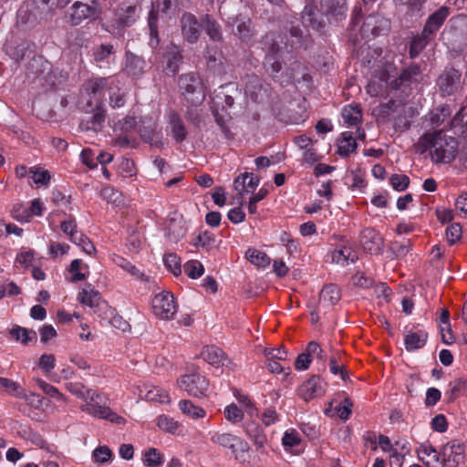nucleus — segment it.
<instances>
[{
    "label": "nucleus",
    "mask_w": 467,
    "mask_h": 467,
    "mask_svg": "<svg viewBox=\"0 0 467 467\" xmlns=\"http://www.w3.org/2000/svg\"><path fill=\"white\" fill-rule=\"evenodd\" d=\"M65 388L67 391H69L72 395L76 396L78 399L84 400L88 394L92 390V389L86 388L80 382H67L65 385Z\"/></svg>",
    "instance_id": "774afa93"
},
{
    "label": "nucleus",
    "mask_w": 467,
    "mask_h": 467,
    "mask_svg": "<svg viewBox=\"0 0 467 467\" xmlns=\"http://www.w3.org/2000/svg\"><path fill=\"white\" fill-rule=\"evenodd\" d=\"M394 66L386 64L377 75L373 76L366 87L367 93L371 97H383L388 95L392 88L394 78Z\"/></svg>",
    "instance_id": "0eeeda50"
},
{
    "label": "nucleus",
    "mask_w": 467,
    "mask_h": 467,
    "mask_svg": "<svg viewBox=\"0 0 467 467\" xmlns=\"http://www.w3.org/2000/svg\"><path fill=\"white\" fill-rule=\"evenodd\" d=\"M202 358L214 367L223 366L226 361L224 352L218 347L207 346L201 353Z\"/></svg>",
    "instance_id": "f704fd0d"
},
{
    "label": "nucleus",
    "mask_w": 467,
    "mask_h": 467,
    "mask_svg": "<svg viewBox=\"0 0 467 467\" xmlns=\"http://www.w3.org/2000/svg\"><path fill=\"white\" fill-rule=\"evenodd\" d=\"M44 210V203L40 199H34L31 202L29 211L24 209L22 205L16 206L14 208V217L18 221L26 222L31 215L41 216Z\"/></svg>",
    "instance_id": "c756f323"
},
{
    "label": "nucleus",
    "mask_w": 467,
    "mask_h": 467,
    "mask_svg": "<svg viewBox=\"0 0 467 467\" xmlns=\"http://www.w3.org/2000/svg\"><path fill=\"white\" fill-rule=\"evenodd\" d=\"M36 383L47 395L50 396L51 398L63 402L67 401L66 396L61 393L57 388L48 384L41 379H36Z\"/></svg>",
    "instance_id": "5fc2aeb1"
},
{
    "label": "nucleus",
    "mask_w": 467,
    "mask_h": 467,
    "mask_svg": "<svg viewBox=\"0 0 467 467\" xmlns=\"http://www.w3.org/2000/svg\"><path fill=\"white\" fill-rule=\"evenodd\" d=\"M181 26L182 36L189 43H194L198 40L201 32V25L195 16L190 13L183 14Z\"/></svg>",
    "instance_id": "aec40b11"
},
{
    "label": "nucleus",
    "mask_w": 467,
    "mask_h": 467,
    "mask_svg": "<svg viewBox=\"0 0 467 467\" xmlns=\"http://www.w3.org/2000/svg\"><path fill=\"white\" fill-rule=\"evenodd\" d=\"M10 335L16 340L26 344L36 337V332L25 327H15L10 330Z\"/></svg>",
    "instance_id": "13d9d810"
},
{
    "label": "nucleus",
    "mask_w": 467,
    "mask_h": 467,
    "mask_svg": "<svg viewBox=\"0 0 467 467\" xmlns=\"http://www.w3.org/2000/svg\"><path fill=\"white\" fill-rule=\"evenodd\" d=\"M178 407L182 413L192 420L202 419L206 416V411L203 408L195 405L190 400H182L178 403Z\"/></svg>",
    "instance_id": "e433bc0d"
},
{
    "label": "nucleus",
    "mask_w": 467,
    "mask_h": 467,
    "mask_svg": "<svg viewBox=\"0 0 467 467\" xmlns=\"http://www.w3.org/2000/svg\"><path fill=\"white\" fill-rule=\"evenodd\" d=\"M192 244L196 248L210 250L216 246V239L213 233L204 231L192 238Z\"/></svg>",
    "instance_id": "ea45409f"
},
{
    "label": "nucleus",
    "mask_w": 467,
    "mask_h": 467,
    "mask_svg": "<svg viewBox=\"0 0 467 467\" xmlns=\"http://www.w3.org/2000/svg\"><path fill=\"white\" fill-rule=\"evenodd\" d=\"M394 78L392 79V88L394 89H399L403 85H411L416 84L421 81L422 75L421 69L419 65L413 64L409 67L405 68L399 78H397L396 68L394 67Z\"/></svg>",
    "instance_id": "f3484780"
},
{
    "label": "nucleus",
    "mask_w": 467,
    "mask_h": 467,
    "mask_svg": "<svg viewBox=\"0 0 467 467\" xmlns=\"http://www.w3.org/2000/svg\"><path fill=\"white\" fill-rule=\"evenodd\" d=\"M234 24H236V32L234 34L238 35L243 40L249 39L251 36V21L249 19L243 20L236 17L233 26H234Z\"/></svg>",
    "instance_id": "338daca9"
},
{
    "label": "nucleus",
    "mask_w": 467,
    "mask_h": 467,
    "mask_svg": "<svg viewBox=\"0 0 467 467\" xmlns=\"http://www.w3.org/2000/svg\"><path fill=\"white\" fill-rule=\"evenodd\" d=\"M187 234V227L182 216L171 218L167 223V236L171 242L177 243Z\"/></svg>",
    "instance_id": "7c9ffc66"
},
{
    "label": "nucleus",
    "mask_w": 467,
    "mask_h": 467,
    "mask_svg": "<svg viewBox=\"0 0 467 467\" xmlns=\"http://www.w3.org/2000/svg\"><path fill=\"white\" fill-rule=\"evenodd\" d=\"M177 0H159L151 3V9L149 13L148 26L150 29L149 45L154 48L159 45L158 20L159 16H168L176 9Z\"/></svg>",
    "instance_id": "423d86ee"
},
{
    "label": "nucleus",
    "mask_w": 467,
    "mask_h": 467,
    "mask_svg": "<svg viewBox=\"0 0 467 467\" xmlns=\"http://www.w3.org/2000/svg\"><path fill=\"white\" fill-rule=\"evenodd\" d=\"M99 293L95 290L91 285H85L78 293V300L81 304L89 307H94L99 301Z\"/></svg>",
    "instance_id": "79ce46f5"
},
{
    "label": "nucleus",
    "mask_w": 467,
    "mask_h": 467,
    "mask_svg": "<svg viewBox=\"0 0 467 467\" xmlns=\"http://www.w3.org/2000/svg\"><path fill=\"white\" fill-rule=\"evenodd\" d=\"M140 11L137 4L125 2L114 10V16L119 26H130L139 18Z\"/></svg>",
    "instance_id": "4468645a"
},
{
    "label": "nucleus",
    "mask_w": 467,
    "mask_h": 467,
    "mask_svg": "<svg viewBox=\"0 0 467 467\" xmlns=\"http://www.w3.org/2000/svg\"><path fill=\"white\" fill-rule=\"evenodd\" d=\"M244 432L252 441L256 450L264 452L265 446L267 443V437L264 430L258 424L251 422L245 425Z\"/></svg>",
    "instance_id": "393cba45"
},
{
    "label": "nucleus",
    "mask_w": 467,
    "mask_h": 467,
    "mask_svg": "<svg viewBox=\"0 0 467 467\" xmlns=\"http://www.w3.org/2000/svg\"><path fill=\"white\" fill-rule=\"evenodd\" d=\"M450 15V9L447 6H441L432 13L427 19L423 31L424 36H432L443 25Z\"/></svg>",
    "instance_id": "412c9836"
},
{
    "label": "nucleus",
    "mask_w": 467,
    "mask_h": 467,
    "mask_svg": "<svg viewBox=\"0 0 467 467\" xmlns=\"http://www.w3.org/2000/svg\"><path fill=\"white\" fill-rule=\"evenodd\" d=\"M204 28L212 40L220 41L222 39L221 27L219 24L210 16H205Z\"/></svg>",
    "instance_id": "864d4df0"
},
{
    "label": "nucleus",
    "mask_w": 467,
    "mask_h": 467,
    "mask_svg": "<svg viewBox=\"0 0 467 467\" xmlns=\"http://www.w3.org/2000/svg\"><path fill=\"white\" fill-rule=\"evenodd\" d=\"M416 452L427 467H443L441 451H437L430 441L420 443Z\"/></svg>",
    "instance_id": "f8f14e48"
},
{
    "label": "nucleus",
    "mask_w": 467,
    "mask_h": 467,
    "mask_svg": "<svg viewBox=\"0 0 467 467\" xmlns=\"http://www.w3.org/2000/svg\"><path fill=\"white\" fill-rule=\"evenodd\" d=\"M88 268L84 265L80 259H74L69 266V272L71 273L70 280L74 283L83 281L87 278V275L82 272L83 268Z\"/></svg>",
    "instance_id": "680f3d73"
},
{
    "label": "nucleus",
    "mask_w": 467,
    "mask_h": 467,
    "mask_svg": "<svg viewBox=\"0 0 467 467\" xmlns=\"http://www.w3.org/2000/svg\"><path fill=\"white\" fill-rule=\"evenodd\" d=\"M112 53V45H101L94 51V60L99 67H104L103 63L109 62V57Z\"/></svg>",
    "instance_id": "bf43d9fd"
},
{
    "label": "nucleus",
    "mask_w": 467,
    "mask_h": 467,
    "mask_svg": "<svg viewBox=\"0 0 467 467\" xmlns=\"http://www.w3.org/2000/svg\"><path fill=\"white\" fill-rule=\"evenodd\" d=\"M330 259L332 263L347 265L349 263H354L357 260V255L350 247L340 245L330 253Z\"/></svg>",
    "instance_id": "72a5a7b5"
},
{
    "label": "nucleus",
    "mask_w": 467,
    "mask_h": 467,
    "mask_svg": "<svg viewBox=\"0 0 467 467\" xmlns=\"http://www.w3.org/2000/svg\"><path fill=\"white\" fill-rule=\"evenodd\" d=\"M184 272L190 278L196 279L202 275L204 268L201 262L190 260L184 265Z\"/></svg>",
    "instance_id": "69168bd1"
},
{
    "label": "nucleus",
    "mask_w": 467,
    "mask_h": 467,
    "mask_svg": "<svg viewBox=\"0 0 467 467\" xmlns=\"http://www.w3.org/2000/svg\"><path fill=\"white\" fill-rule=\"evenodd\" d=\"M157 426L169 433H175L179 428V423L173 418L167 415H161L157 418Z\"/></svg>",
    "instance_id": "0e129e2a"
},
{
    "label": "nucleus",
    "mask_w": 467,
    "mask_h": 467,
    "mask_svg": "<svg viewBox=\"0 0 467 467\" xmlns=\"http://www.w3.org/2000/svg\"><path fill=\"white\" fill-rule=\"evenodd\" d=\"M142 462L146 467H161L164 458L155 448H150L143 452Z\"/></svg>",
    "instance_id": "de8ad7c7"
},
{
    "label": "nucleus",
    "mask_w": 467,
    "mask_h": 467,
    "mask_svg": "<svg viewBox=\"0 0 467 467\" xmlns=\"http://www.w3.org/2000/svg\"><path fill=\"white\" fill-rule=\"evenodd\" d=\"M163 264L166 269L174 275H179L182 273L181 260L177 254L172 253L165 254Z\"/></svg>",
    "instance_id": "4d7b16f0"
},
{
    "label": "nucleus",
    "mask_w": 467,
    "mask_h": 467,
    "mask_svg": "<svg viewBox=\"0 0 467 467\" xmlns=\"http://www.w3.org/2000/svg\"><path fill=\"white\" fill-rule=\"evenodd\" d=\"M359 242L363 249L371 254H379L382 250L383 240L374 229H364L360 234Z\"/></svg>",
    "instance_id": "6ab92c4d"
},
{
    "label": "nucleus",
    "mask_w": 467,
    "mask_h": 467,
    "mask_svg": "<svg viewBox=\"0 0 467 467\" xmlns=\"http://www.w3.org/2000/svg\"><path fill=\"white\" fill-rule=\"evenodd\" d=\"M340 299L339 288L334 285L329 284L325 285L319 293V299L317 307L318 309H327L335 306Z\"/></svg>",
    "instance_id": "5701e85b"
},
{
    "label": "nucleus",
    "mask_w": 467,
    "mask_h": 467,
    "mask_svg": "<svg viewBox=\"0 0 467 467\" xmlns=\"http://www.w3.org/2000/svg\"><path fill=\"white\" fill-rule=\"evenodd\" d=\"M326 386L327 383L323 379L319 376H313L300 386L298 394L302 399L308 401L324 395Z\"/></svg>",
    "instance_id": "9b49d317"
},
{
    "label": "nucleus",
    "mask_w": 467,
    "mask_h": 467,
    "mask_svg": "<svg viewBox=\"0 0 467 467\" xmlns=\"http://www.w3.org/2000/svg\"><path fill=\"white\" fill-rule=\"evenodd\" d=\"M258 185L259 179L248 172L239 175L234 182V188L240 195L254 192Z\"/></svg>",
    "instance_id": "cd10ccee"
},
{
    "label": "nucleus",
    "mask_w": 467,
    "mask_h": 467,
    "mask_svg": "<svg viewBox=\"0 0 467 467\" xmlns=\"http://www.w3.org/2000/svg\"><path fill=\"white\" fill-rule=\"evenodd\" d=\"M432 36H424V31L422 30V33L420 36H417L412 38L410 47V54L411 57H417L421 50L426 47L429 40Z\"/></svg>",
    "instance_id": "6e6d98bb"
},
{
    "label": "nucleus",
    "mask_w": 467,
    "mask_h": 467,
    "mask_svg": "<svg viewBox=\"0 0 467 467\" xmlns=\"http://www.w3.org/2000/svg\"><path fill=\"white\" fill-rule=\"evenodd\" d=\"M0 390L16 398H22L24 389L16 381L0 377Z\"/></svg>",
    "instance_id": "a18cd8bd"
},
{
    "label": "nucleus",
    "mask_w": 467,
    "mask_h": 467,
    "mask_svg": "<svg viewBox=\"0 0 467 467\" xmlns=\"http://www.w3.org/2000/svg\"><path fill=\"white\" fill-rule=\"evenodd\" d=\"M169 127L171 137L177 142H182L187 138L188 131L182 122V118L175 111H171L169 114Z\"/></svg>",
    "instance_id": "2f4dec72"
},
{
    "label": "nucleus",
    "mask_w": 467,
    "mask_h": 467,
    "mask_svg": "<svg viewBox=\"0 0 467 467\" xmlns=\"http://www.w3.org/2000/svg\"><path fill=\"white\" fill-rule=\"evenodd\" d=\"M178 88L181 95L192 106H199L205 99V88L197 73L181 75L178 78Z\"/></svg>",
    "instance_id": "20e7f679"
},
{
    "label": "nucleus",
    "mask_w": 467,
    "mask_h": 467,
    "mask_svg": "<svg viewBox=\"0 0 467 467\" xmlns=\"http://www.w3.org/2000/svg\"><path fill=\"white\" fill-rule=\"evenodd\" d=\"M111 80L112 78H94L84 83V91L88 95L91 96L89 100L90 105L93 103L92 99L96 101V105L103 103L101 101V98L103 96L104 89L109 88Z\"/></svg>",
    "instance_id": "dca6fc26"
},
{
    "label": "nucleus",
    "mask_w": 467,
    "mask_h": 467,
    "mask_svg": "<svg viewBox=\"0 0 467 467\" xmlns=\"http://www.w3.org/2000/svg\"><path fill=\"white\" fill-rule=\"evenodd\" d=\"M357 142L350 131L341 133L338 140L337 153L340 156H348L357 149Z\"/></svg>",
    "instance_id": "58836bf2"
},
{
    "label": "nucleus",
    "mask_w": 467,
    "mask_h": 467,
    "mask_svg": "<svg viewBox=\"0 0 467 467\" xmlns=\"http://www.w3.org/2000/svg\"><path fill=\"white\" fill-rule=\"evenodd\" d=\"M462 74L454 68L445 69L438 78L437 85L443 96L452 95L461 86Z\"/></svg>",
    "instance_id": "9d476101"
},
{
    "label": "nucleus",
    "mask_w": 467,
    "mask_h": 467,
    "mask_svg": "<svg viewBox=\"0 0 467 467\" xmlns=\"http://www.w3.org/2000/svg\"><path fill=\"white\" fill-rule=\"evenodd\" d=\"M389 22L379 15H370L366 17L360 33L363 38H369L379 35L383 30L388 29Z\"/></svg>",
    "instance_id": "2eb2a0df"
},
{
    "label": "nucleus",
    "mask_w": 467,
    "mask_h": 467,
    "mask_svg": "<svg viewBox=\"0 0 467 467\" xmlns=\"http://www.w3.org/2000/svg\"><path fill=\"white\" fill-rule=\"evenodd\" d=\"M417 147L420 152L428 151L434 163H451L458 154L457 140L442 130L426 132L420 137Z\"/></svg>",
    "instance_id": "f257e3e1"
},
{
    "label": "nucleus",
    "mask_w": 467,
    "mask_h": 467,
    "mask_svg": "<svg viewBox=\"0 0 467 467\" xmlns=\"http://www.w3.org/2000/svg\"><path fill=\"white\" fill-rule=\"evenodd\" d=\"M464 447L457 441H451L441 448L443 467H457L463 459Z\"/></svg>",
    "instance_id": "ddd939ff"
},
{
    "label": "nucleus",
    "mask_w": 467,
    "mask_h": 467,
    "mask_svg": "<svg viewBox=\"0 0 467 467\" xmlns=\"http://www.w3.org/2000/svg\"><path fill=\"white\" fill-rule=\"evenodd\" d=\"M140 395L141 398L150 401H158L161 403L170 402L169 393L163 389L152 385L143 386V388L140 389Z\"/></svg>",
    "instance_id": "473e14b6"
},
{
    "label": "nucleus",
    "mask_w": 467,
    "mask_h": 467,
    "mask_svg": "<svg viewBox=\"0 0 467 467\" xmlns=\"http://www.w3.org/2000/svg\"><path fill=\"white\" fill-rule=\"evenodd\" d=\"M410 451V443L406 440H399L394 443V448L389 455L390 467H402L404 458Z\"/></svg>",
    "instance_id": "c85d7f7f"
},
{
    "label": "nucleus",
    "mask_w": 467,
    "mask_h": 467,
    "mask_svg": "<svg viewBox=\"0 0 467 467\" xmlns=\"http://www.w3.org/2000/svg\"><path fill=\"white\" fill-rule=\"evenodd\" d=\"M152 310L154 315L161 319H172L178 310L173 295L167 291L155 295L152 299Z\"/></svg>",
    "instance_id": "1a4fd4ad"
},
{
    "label": "nucleus",
    "mask_w": 467,
    "mask_h": 467,
    "mask_svg": "<svg viewBox=\"0 0 467 467\" xmlns=\"http://www.w3.org/2000/svg\"><path fill=\"white\" fill-rule=\"evenodd\" d=\"M234 397L240 405V409L243 411H245L249 416H254L257 414V408L255 404L251 400V399L240 391L234 392Z\"/></svg>",
    "instance_id": "8fccbe9b"
},
{
    "label": "nucleus",
    "mask_w": 467,
    "mask_h": 467,
    "mask_svg": "<svg viewBox=\"0 0 467 467\" xmlns=\"http://www.w3.org/2000/svg\"><path fill=\"white\" fill-rule=\"evenodd\" d=\"M450 109L447 106H441L434 109L431 112V123L433 128L443 124L450 117Z\"/></svg>",
    "instance_id": "3c124183"
},
{
    "label": "nucleus",
    "mask_w": 467,
    "mask_h": 467,
    "mask_svg": "<svg viewBox=\"0 0 467 467\" xmlns=\"http://www.w3.org/2000/svg\"><path fill=\"white\" fill-rule=\"evenodd\" d=\"M69 249L70 246L66 243L50 241L48 244V254L54 260L66 255Z\"/></svg>",
    "instance_id": "e2e57ef3"
},
{
    "label": "nucleus",
    "mask_w": 467,
    "mask_h": 467,
    "mask_svg": "<svg viewBox=\"0 0 467 467\" xmlns=\"http://www.w3.org/2000/svg\"><path fill=\"white\" fill-rule=\"evenodd\" d=\"M428 339V333L420 327L407 328L404 332V345L407 351H414L423 348Z\"/></svg>",
    "instance_id": "a211bd4d"
},
{
    "label": "nucleus",
    "mask_w": 467,
    "mask_h": 467,
    "mask_svg": "<svg viewBox=\"0 0 467 467\" xmlns=\"http://www.w3.org/2000/svg\"><path fill=\"white\" fill-rule=\"evenodd\" d=\"M109 104L111 109H119L126 104L127 93L119 87V82L115 78H112L110 85L108 88Z\"/></svg>",
    "instance_id": "a878e982"
},
{
    "label": "nucleus",
    "mask_w": 467,
    "mask_h": 467,
    "mask_svg": "<svg viewBox=\"0 0 467 467\" xmlns=\"http://www.w3.org/2000/svg\"><path fill=\"white\" fill-rule=\"evenodd\" d=\"M210 435L213 444L230 450L234 459L244 461V454L249 451L250 446L242 437L220 431H211Z\"/></svg>",
    "instance_id": "39448f33"
},
{
    "label": "nucleus",
    "mask_w": 467,
    "mask_h": 467,
    "mask_svg": "<svg viewBox=\"0 0 467 467\" xmlns=\"http://www.w3.org/2000/svg\"><path fill=\"white\" fill-rule=\"evenodd\" d=\"M81 410L98 419L107 420L116 424H125L126 420L111 410L109 399L101 392L92 389L83 400Z\"/></svg>",
    "instance_id": "7ed1b4c3"
},
{
    "label": "nucleus",
    "mask_w": 467,
    "mask_h": 467,
    "mask_svg": "<svg viewBox=\"0 0 467 467\" xmlns=\"http://www.w3.org/2000/svg\"><path fill=\"white\" fill-rule=\"evenodd\" d=\"M29 174L35 184L38 186H47L50 181V175L47 171L37 167L29 169Z\"/></svg>",
    "instance_id": "052dcab7"
},
{
    "label": "nucleus",
    "mask_w": 467,
    "mask_h": 467,
    "mask_svg": "<svg viewBox=\"0 0 467 467\" xmlns=\"http://www.w3.org/2000/svg\"><path fill=\"white\" fill-rule=\"evenodd\" d=\"M223 415L226 420L234 425L240 423L244 418V411L235 403L225 406Z\"/></svg>",
    "instance_id": "09e8293b"
},
{
    "label": "nucleus",
    "mask_w": 467,
    "mask_h": 467,
    "mask_svg": "<svg viewBox=\"0 0 467 467\" xmlns=\"http://www.w3.org/2000/svg\"><path fill=\"white\" fill-rule=\"evenodd\" d=\"M164 57L166 59L167 69H169L172 75H175L179 70V67L182 59L178 47L176 46H171Z\"/></svg>",
    "instance_id": "a19ab883"
},
{
    "label": "nucleus",
    "mask_w": 467,
    "mask_h": 467,
    "mask_svg": "<svg viewBox=\"0 0 467 467\" xmlns=\"http://www.w3.org/2000/svg\"><path fill=\"white\" fill-rule=\"evenodd\" d=\"M301 442L300 434L294 429H288L285 431L282 438V445L285 451H291Z\"/></svg>",
    "instance_id": "603ef678"
},
{
    "label": "nucleus",
    "mask_w": 467,
    "mask_h": 467,
    "mask_svg": "<svg viewBox=\"0 0 467 467\" xmlns=\"http://www.w3.org/2000/svg\"><path fill=\"white\" fill-rule=\"evenodd\" d=\"M279 47H276L275 43L271 44L266 50L265 66L267 67V69L271 68L273 74H277L282 68V64L279 60Z\"/></svg>",
    "instance_id": "c9c22d12"
},
{
    "label": "nucleus",
    "mask_w": 467,
    "mask_h": 467,
    "mask_svg": "<svg viewBox=\"0 0 467 467\" xmlns=\"http://www.w3.org/2000/svg\"><path fill=\"white\" fill-rule=\"evenodd\" d=\"M245 256L251 264L258 267L265 268L271 263L270 257L265 252L254 248L248 249Z\"/></svg>",
    "instance_id": "c03bdc74"
},
{
    "label": "nucleus",
    "mask_w": 467,
    "mask_h": 467,
    "mask_svg": "<svg viewBox=\"0 0 467 467\" xmlns=\"http://www.w3.org/2000/svg\"><path fill=\"white\" fill-rule=\"evenodd\" d=\"M96 13L94 7L81 2H75L71 6L69 13V21L72 25L77 26L83 20L93 16Z\"/></svg>",
    "instance_id": "bb28decb"
},
{
    "label": "nucleus",
    "mask_w": 467,
    "mask_h": 467,
    "mask_svg": "<svg viewBox=\"0 0 467 467\" xmlns=\"http://www.w3.org/2000/svg\"><path fill=\"white\" fill-rule=\"evenodd\" d=\"M449 312L447 310H442L440 317V328L441 334V340L444 344L450 345L453 342L454 337L451 330V325L449 322Z\"/></svg>",
    "instance_id": "49530a36"
},
{
    "label": "nucleus",
    "mask_w": 467,
    "mask_h": 467,
    "mask_svg": "<svg viewBox=\"0 0 467 467\" xmlns=\"http://www.w3.org/2000/svg\"><path fill=\"white\" fill-rule=\"evenodd\" d=\"M177 384L180 389L193 398L206 397L209 390L208 379L197 372L181 376Z\"/></svg>",
    "instance_id": "6e6552de"
},
{
    "label": "nucleus",
    "mask_w": 467,
    "mask_h": 467,
    "mask_svg": "<svg viewBox=\"0 0 467 467\" xmlns=\"http://www.w3.org/2000/svg\"><path fill=\"white\" fill-rule=\"evenodd\" d=\"M136 124V118L132 115H126L121 119H112L109 120V125L112 127L115 132H130L135 129Z\"/></svg>",
    "instance_id": "37998d69"
},
{
    "label": "nucleus",
    "mask_w": 467,
    "mask_h": 467,
    "mask_svg": "<svg viewBox=\"0 0 467 467\" xmlns=\"http://www.w3.org/2000/svg\"><path fill=\"white\" fill-rule=\"evenodd\" d=\"M267 90L268 87L257 76L249 77L245 83L246 96L255 102L263 100L267 96Z\"/></svg>",
    "instance_id": "4be33fe9"
},
{
    "label": "nucleus",
    "mask_w": 467,
    "mask_h": 467,
    "mask_svg": "<svg viewBox=\"0 0 467 467\" xmlns=\"http://www.w3.org/2000/svg\"><path fill=\"white\" fill-rule=\"evenodd\" d=\"M146 67L145 60L131 53L127 52L125 57V72L131 78H137L143 75Z\"/></svg>",
    "instance_id": "b1692460"
},
{
    "label": "nucleus",
    "mask_w": 467,
    "mask_h": 467,
    "mask_svg": "<svg viewBox=\"0 0 467 467\" xmlns=\"http://www.w3.org/2000/svg\"><path fill=\"white\" fill-rule=\"evenodd\" d=\"M341 116L348 127L358 125L362 120V111L359 106L347 105L342 109Z\"/></svg>",
    "instance_id": "4c0bfd02"
},
{
    "label": "nucleus",
    "mask_w": 467,
    "mask_h": 467,
    "mask_svg": "<svg viewBox=\"0 0 467 467\" xmlns=\"http://www.w3.org/2000/svg\"><path fill=\"white\" fill-rule=\"evenodd\" d=\"M375 111L378 118L382 121H392L393 128L400 132L405 131L410 127L415 114L410 105L394 99L380 104Z\"/></svg>",
    "instance_id": "f03ea898"
}]
</instances>
